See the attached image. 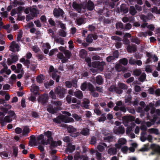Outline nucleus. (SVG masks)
<instances>
[{"instance_id":"obj_56","label":"nucleus","mask_w":160,"mask_h":160,"mask_svg":"<svg viewBox=\"0 0 160 160\" xmlns=\"http://www.w3.org/2000/svg\"><path fill=\"white\" fill-rule=\"evenodd\" d=\"M113 56V57L114 58V59L115 58H118L119 56V52L118 50H115L113 53L112 54Z\"/></svg>"},{"instance_id":"obj_59","label":"nucleus","mask_w":160,"mask_h":160,"mask_svg":"<svg viewBox=\"0 0 160 160\" xmlns=\"http://www.w3.org/2000/svg\"><path fill=\"white\" fill-rule=\"evenodd\" d=\"M104 114H102V117H100L98 120V121L100 122H104L106 119V118L105 116H104Z\"/></svg>"},{"instance_id":"obj_64","label":"nucleus","mask_w":160,"mask_h":160,"mask_svg":"<svg viewBox=\"0 0 160 160\" xmlns=\"http://www.w3.org/2000/svg\"><path fill=\"white\" fill-rule=\"evenodd\" d=\"M100 57L97 55H93L92 57V59L93 60H100Z\"/></svg>"},{"instance_id":"obj_47","label":"nucleus","mask_w":160,"mask_h":160,"mask_svg":"<svg viewBox=\"0 0 160 160\" xmlns=\"http://www.w3.org/2000/svg\"><path fill=\"white\" fill-rule=\"evenodd\" d=\"M65 85L66 87L68 88H71L72 86V83L69 81H67L65 82Z\"/></svg>"},{"instance_id":"obj_24","label":"nucleus","mask_w":160,"mask_h":160,"mask_svg":"<svg viewBox=\"0 0 160 160\" xmlns=\"http://www.w3.org/2000/svg\"><path fill=\"white\" fill-rule=\"evenodd\" d=\"M87 90L90 91V92L95 91V89L94 86L89 82H88Z\"/></svg>"},{"instance_id":"obj_19","label":"nucleus","mask_w":160,"mask_h":160,"mask_svg":"<svg viewBox=\"0 0 160 160\" xmlns=\"http://www.w3.org/2000/svg\"><path fill=\"white\" fill-rule=\"evenodd\" d=\"M80 133L83 136H88L90 134V130L88 128H83L80 132Z\"/></svg>"},{"instance_id":"obj_44","label":"nucleus","mask_w":160,"mask_h":160,"mask_svg":"<svg viewBox=\"0 0 160 160\" xmlns=\"http://www.w3.org/2000/svg\"><path fill=\"white\" fill-rule=\"evenodd\" d=\"M96 155L97 160H102L101 154L96 150Z\"/></svg>"},{"instance_id":"obj_18","label":"nucleus","mask_w":160,"mask_h":160,"mask_svg":"<svg viewBox=\"0 0 160 160\" xmlns=\"http://www.w3.org/2000/svg\"><path fill=\"white\" fill-rule=\"evenodd\" d=\"M96 83L99 85H101L103 82V79L101 76L98 75L96 77Z\"/></svg>"},{"instance_id":"obj_60","label":"nucleus","mask_w":160,"mask_h":160,"mask_svg":"<svg viewBox=\"0 0 160 160\" xmlns=\"http://www.w3.org/2000/svg\"><path fill=\"white\" fill-rule=\"evenodd\" d=\"M118 142L122 145L125 144L127 141L125 138H121L119 140Z\"/></svg>"},{"instance_id":"obj_8","label":"nucleus","mask_w":160,"mask_h":160,"mask_svg":"<svg viewBox=\"0 0 160 160\" xmlns=\"http://www.w3.org/2000/svg\"><path fill=\"white\" fill-rule=\"evenodd\" d=\"M82 8L84 9L87 8L89 11H92L94 8V5L92 1L89 0L85 4V5H82Z\"/></svg>"},{"instance_id":"obj_40","label":"nucleus","mask_w":160,"mask_h":160,"mask_svg":"<svg viewBox=\"0 0 160 160\" xmlns=\"http://www.w3.org/2000/svg\"><path fill=\"white\" fill-rule=\"evenodd\" d=\"M13 154L15 157L18 156V148L15 147H13Z\"/></svg>"},{"instance_id":"obj_33","label":"nucleus","mask_w":160,"mask_h":160,"mask_svg":"<svg viewBox=\"0 0 160 160\" xmlns=\"http://www.w3.org/2000/svg\"><path fill=\"white\" fill-rule=\"evenodd\" d=\"M49 97L52 99H56L57 96L55 92L52 90H51L49 93Z\"/></svg>"},{"instance_id":"obj_35","label":"nucleus","mask_w":160,"mask_h":160,"mask_svg":"<svg viewBox=\"0 0 160 160\" xmlns=\"http://www.w3.org/2000/svg\"><path fill=\"white\" fill-rule=\"evenodd\" d=\"M8 114H9L12 118L13 119H16L17 118V116L13 111L10 110L8 112Z\"/></svg>"},{"instance_id":"obj_34","label":"nucleus","mask_w":160,"mask_h":160,"mask_svg":"<svg viewBox=\"0 0 160 160\" xmlns=\"http://www.w3.org/2000/svg\"><path fill=\"white\" fill-rule=\"evenodd\" d=\"M88 82H84L81 86V89L83 91H85L86 89H87Z\"/></svg>"},{"instance_id":"obj_45","label":"nucleus","mask_w":160,"mask_h":160,"mask_svg":"<svg viewBox=\"0 0 160 160\" xmlns=\"http://www.w3.org/2000/svg\"><path fill=\"white\" fill-rule=\"evenodd\" d=\"M111 38L112 40L117 41L119 42H120L122 41V38H121L116 36H112Z\"/></svg>"},{"instance_id":"obj_3","label":"nucleus","mask_w":160,"mask_h":160,"mask_svg":"<svg viewBox=\"0 0 160 160\" xmlns=\"http://www.w3.org/2000/svg\"><path fill=\"white\" fill-rule=\"evenodd\" d=\"M148 144L144 145V147L140 149V151L141 152H145L148 151L149 149ZM150 148L152 149V151L151 152V154L153 155L156 153H157L158 155H160V146L159 145H156L154 144H152Z\"/></svg>"},{"instance_id":"obj_12","label":"nucleus","mask_w":160,"mask_h":160,"mask_svg":"<svg viewBox=\"0 0 160 160\" xmlns=\"http://www.w3.org/2000/svg\"><path fill=\"white\" fill-rule=\"evenodd\" d=\"M75 145H72L71 143H69L65 149L66 152L68 154V153H72L75 150Z\"/></svg>"},{"instance_id":"obj_54","label":"nucleus","mask_w":160,"mask_h":160,"mask_svg":"<svg viewBox=\"0 0 160 160\" xmlns=\"http://www.w3.org/2000/svg\"><path fill=\"white\" fill-rule=\"evenodd\" d=\"M140 18L144 22H146L147 20V16L144 14H141L140 16Z\"/></svg>"},{"instance_id":"obj_27","label":"nucleus","mask_w":160,"mask_h":160,"mask_svg":"<svg viewBox=\"0 0 160 160\" xmlns=\"http://www.w3.org/2000/svg\"><path fill=\"white\" fill-rule=\"evenodd\" d=\"M37 9L36 8H31L30 10L31 15L34 17H37Z\"/></svg>"},{"instance_id":"obj_61","label":"nucleus","mask_w":160,"mask_h":160,"mask_svg":"<svg viewBox=\"0 0 160 160\" xmlns=\"http://www.w3.org/2000/svg\"><path fill=\"white\" fill-rule=\"evenodd\" d=\"M62 140L66 142H70L71 139L68 136L64 137Z\"/></svg>"},{"instance_id":"obj_13","label":"nucleus","mask_w":160,"mask_h":160,"mask_svg":"<svg viewBox=\"0 0 160 160\" xmlns=\"http://www.w3.org/2000/svg\"><path fill=\"white\" fill-rule=\"evenodd\" d=\"M120 10L122 14L127 13L129 11L127 5L126 4H122L120 7Z\"/></svg>"},{"instance_id":"obj_17","label":"nucleus","mask_w":160,"mask_h":160,"mask_svg":"<svg viewBox=\"0 0 160 160\" xmlns=\"http://www.w3.org/2000/svg\"><path fill=\"white\" fill-rule=\"evenodd\" d=\"M108 152L110 155H114L117 153V150L114 147L110 148L108 151Z\"/></svg>"},{"instance_id":"obj_28","label":"nucleus","mask_w":160,"mask_h":160,"mask_svg":"<svg viewBox=\"0 0 160 160\" xmlns=\"http://www.w3.org/2000/svg\"><path fill=\"white\" fill-rule=\"evenodd\" d=\"M146 56L148 57V58L147 59L146 63L148 64L151 61V58H152V54L150 53L149 52H146Z\"/></svg>"},{"instance_id":"obj_26","label":"nucleus","mask_w":160,"mask_h":160,"mask_svg":"<svg viewBox=\"0 0 160 160\" xmlns=\"http://www.w3.org/2000/svg\"><path fill=\"white\" fill-rule=\"evenodd\" d=\"M148 132L150 133H154L157 135L159 134V131L158 129L151 128L149 129Z\"/></svg>"},{"instance_id":"obj_23","label":"nucleus","mask_w":160,"mask_h":160,"mask_svg":"<svg viewBox=\"0 0 160 160\" xmlns=\"http://www.w3.org/2000/svg\"><path fill=\"white\" fill-rule=\"evenodd\" d=\"M22 135L23 136L28 135L30 132V129L27 126H25L23 128Z\"/></svg>"},{"instance_id":"obj_51","label":"nucleus","mask_w":160,"mask_h":160,"mask_svg":"<svg viewBox=\"0 0 160 160\" xmlns=\"http://www.w3.org/2000/svg\"><path fill=\"white\" fill-rule=\"evenodd\" d=\"M25 7H24L19 6L17 8V13L18 14L20 15L21 14V11H23Z\"/></svg>"},{"instance_id":"obj_39","label":"nucleus","mask_w":160,"mask_h":160,"mask_svg":"<svg viewBox=\"0 0 160 160\" xmlns=\"http://www.w3.org/2000/svg\"><path fill=\"white\" fill-rule=\"evenodd\" d=\"M86 42L89 43H91L93 41V39L92 38V37L91 34L88 35L86 38Z\"/></svg>"},{"instance_id":"obj_16","label":"nucleus","mask_w":160,"mask_h":160,"mask_svg":"<svg viewBox=\"0 0 160 160\" xmlns=\"http://www.w3.org/2000/svg\"><path fill=\"white\" fill-rule=\"evenodd\" d=\"M20 62L22 63L25 66H27V68H29V65L30 64V61L29 59H25L24 58H22L20 59Z\"/></svg>"},{"instance_id":"obj_36","label":"nucleus","mask_w":160,"mask_h":160,"mask_svg":"<svg viewBox=\"0 0 160 160\" xmlns=\"http://www.w3.org/2000/svg\"><path fill=\"white\" fill-rule=\"evenodd\" d=\"M77 24L78 25H81L84 22V19L82 18H80L76 20Z\"/></svg>"},{"instance_id":"obj_41","label":"nucleus","mask_w":160,"mask_h":160,"mask_svg":"<svg viewBox=\"0 0 160 160\" xmlns=\"http://www.w3.org/2000/svg\"><path fill=\"white\" fill-rule=\"evenodd\" d=\"M40 19L42 22L43 23H48L47 21V18L45 15H42L40 18Z\"/></svg>"},{"instance_id":"obj_9","label":"nucleus","mask_w":160,"mask_h":160,"mask_svg":"<svg viewBox=\"0 0 160 160\" xmlns=\"http://www.w3.org/2000/svg\"><path fill=\"white\" fill-rule=\"evenodd\" d=\"M122 119L125 125H127L129 122L134 121L135 118L132 116H125L122 117Z\"/></svg>"},{"instance_id":"obj_15","label":"nucleus","mask_w":160,"mask_h":160,"mask_svg":"<svg viewBox=\"0 0 160 160\" xmlns=\"http://www.w3.org/2000/svg\"><path fill=\"white\" fill-rule=\"evenodd\" d=\"M128 108L127 107H126L125 106L123 105L119 108L117 107H115L113 108V110L114 111H118L120 110L121 112L125 113L127 111V110L128 109Z\"/></svg>"},{"instance_id":"obj_32","label":"nucleus","mask_w":160,"mask_h":160,"mask_svg":"<svg viewBox=\"0 0 160 160\" xmlns=\"http://www.w3.org/2000/svg\"><path fill=\"white\" fill-rule=\"evenodd\" d=\"M104 139L106 142H111L113 141V137L112 135L104 137Z\"/></svg>"},{"instance_id":"obj_5","label":"nucleus","mask_w":160,"mask_h":160,"mask_svg":"<svg viewBox=\"0 0 160 160\" xmlns=\"http://www.w3.org/2000/svg\"><path fill=\"white\" fill-rule=\"evenodd\" d=\"M43 134L44 135L47 137L48 138L47 140L45 139L42 140V144L44 145H47L50 144V142L53 140L52 132L50 131H48L46 132H44Z\"/></svg>"},{"instance_id":"obj_42","label":"nucleus","mask_w":160,"mask_h":160,"mask_svg":"<svg viewBox=\"0 0 160 160\" xmlns=\"http://www.w3.org/2000/svg\"><path fill=\"white\" fill-rule=\"evenodd\" d=\"M133 73L135 76H138L141 74V71L139 69H136L133 71Z\"/></svg>"},{"instance_id":"obj_57","label":"nucleus","mask_w":160,"mask_h":160,"mask_svg":"<svg viewBox=\"0 0 160 160\" xmlns=\"http://www.w3.org/2000/svg\"><path fill=\"white\" fill-rule=\"evenodd\" d=\"M44 138V135L41 134L37 137V140L38 141L41 140V143H42V140H45Z\"/></svg>"},{"instance_id":"obj_6","label":"nucleus","mask_w":160,"mask_h":160,"mask_svg":"<svg viewBox=\"0 0 160 160\" xmlns=\"http://www.w3.org/2000/svg\"><path fill=\"white\" fill-rule=\"evenodd\" d=\"M49 97L47 94L44 93L40 95L38 99V102L43 105H47L48 102Z\"/></svg>"},{"instance_id":"obj_22","label":"nucleus","mask_w":160,"mask_h":160,"mask_svg":"<svg viewBox=\"0 0 160 160\" xmlns=\"http://www.w3.org/2000/svg\"><path fill=\"white\" fill-rule=\"evenodd\" d=\"M87 51L85 49H81L80 51L79 55L81 58H84L86 57L87 55Z\"/></svg>"},{"instance_id":"obj_43","label":"nucleus","mask_w":160,"mask_h":160,"mask_svg":"<svg viewBox=\"0 0 160 160\" xmlns=\"http://www.w3.org/2000/svg\"><path fill=\"white\" fill-rule=\"evenodd\" d=\"M71 116L77 121H78L81 119V118L76 114H72Z\"/></svg>"},{"instance_id":"obj_7","label":"nucleus","mask_w":160,"mask_h":160,"mask_svg":"<svg viewBox=\"0 0 160 160\" xmlns=\"http://www.w3.org/2000/svg\"><path fill=\"white\" fill-rule=\"evenodd\" d=\"M68 133H70V135L72 137L75 138L78 135L79 133L77 132V130L72 126H69L67 128Z\"/></svg>"},{"instance_id":"obj_10","label":"nucleus","mask_w":160,"mask_h":160,"mask_svg":"<svg viewBox=\"0 0 160 160\" xmlns=\"http://www.w3.org/2000/svg\"><path fill=\"white\" fill-rule=\"evenodd\" d=\"M53 13L54 16L55 17H58L61 16L63 18V15L64 14V12L62 9L58 8H55L54 9Z\"/></svg>"},{"instance_id":"obj_55","label":"nucleus","mask_w":160,"mask_h":160,"mask_svg":"<svg viewBox=\"0 0 160 160\" xmlns=\"http://www.w3.org/2000/svg\"><path fill=\"white\" fill-rule=\"evenodd\" d=\"M0 155L3 156L4 158H7L8 156V153L5 152H0Z\"/></svg>"},{"instance_id":"obj_38","label":"nucleus","mask_w":160,"mask_h":160,"mask_svg":"<svg viewBox=\"0 0 160 160\" xmlns=\"http://www.w3.org/2000/svg\"><path fill=\"white\" fill-rule=\"evenodd\" d=\"M146 74L143 72L142 74L139 77V80L141 82H143L146 78Z\"/></svg>"},{"instance_id":"obj_11","label":"nucleus","mask_w":160,"mask_h":160,"mask_svg":"<svg viewBox=\"0 0 160 160\" xmlns=\"http://www.w3.org/2000/svg\"><path fill=\"white\" fill-rule=\"evenodd\" d=\"M125 131V128L122 125L118 127L115 128L113 129L114 133L118 135L123 134Z\"/></svg>"},{"instance_id":"obj_46","label":"nucleus","mask_w":160,"mask_h":160,"mask_svg":"<svg viewBox=\"0 0 160 160\" xmlns=\"http://www.w3.org/2000/svg\"><path fill=\"white\" fill-rule=\"evenodd\" d=\"M12 44L13 45L14 48L16 49V51L18 52L19 51V46L18 43H16L15 41H13L12 42Z\"/></svg>"},{"instance_id":"obj_48","label":"nucleus","mask_w":160,"mask_h":160,"mask_svg":"<svg viewBox=\"0 0 160 160\" xmlns=\"http://www.w3.org/2000/svg\"><path fill=\"white\" fill-rule=\"evenodd\" d=\"M59 35L62 37H65L66 36V32L63 29H61L59 32Z\"/></svg>"},{"instance_id":"obj_50","label":"nucleus","mask_w":160,"mask_h":160,"mask_svg":"<svg viewBox=\"0 0 160 160\" xmlns=\"http://www.w3.org/2000/svg\"><path fill=\"white\" fill-rule=\"evenodd\" d=\"M4 120L6 122L9 123L12 122V118H10V117L9 116H7L5 117Z\"/></svg>"},{"instance_id":"obj_62","label":"nucleus","mask_w":160,"mask_h":160,"mask_svg":"<svg viewBox=\"0 0 160 160\" xmlns=\"http://www.w3.org/2000/svg\"><path fill=\"white\" fill-rule=\"evenodd\" d=\"M117 111V112L115 113V115L118 118H120L122 117V114L120 110Z\"/></svg>"},{"instance_id":"obj_30","label":"nucleus","mask_w":160,"mask_h":160,"mask_svg":"<svg viewBox=\"0 0 160 160\" xmlns=\"http://www.w3.org/2000/svg\"><path fill=\"white\" fill-rule=\"evenodd\" d=\"M119 63L123 65H126L128 63V60L125 58L121 59L119 60Z\"/></svg>"},{"instance_id":"obj_4","label":"nucleus","mask_w":160,"mask_h":160,"mask_svg":"<svg viewBox=\"0 0 160 160\" xmlns=\"http://www.w3.org/2000/svg\"><path fill=\"white\" fill-rule=\"evenodd\" d=\"M67 89L62 87L58 86L54 89V91L57 97L60 98H63L65 96Z\"/></svg>"},{"instance_id":"obj_1","label":"nucleus","mask_w":160,"mask_h":160,"mask_svg":"<svg viewBox=\"0 0 160 160\" xmlns=\"http://www.w3.org/2000/svg\"><path fill=\"white\" fill-rule=\"evenodd\" d=\"M51 102L52 104L48 105L47 110L49 113L54 114L57 113L58 110H60V107L62 105V102L58 100H52Z\"/></svg>"},{"instance_id":"obj_49","label":"nucleus","mask_w":160,"mask_h":160,"mask_svg":"<svg viewBox=\"0 0 160 160\" xmlns=\"http://www.w3.org/2000/svg\"><path fill=\"white\" fill-rule=\"evenodd\" d=\"M11 59L14 63L18 61V56L16 55H12L11 56Z\"/></svg>"},{"instance_id":"obj_52","label":"nucleus","mask_w":160,"mask_h":160,"mask_svg":"<svg viewBox=\"0 0 160 160\" xmlns=\"http://www.w3.org/2000/svg\"><path fill=\"white\" fill-rule=\"evenodd\" d=\"M97 149L100 152H103L105 149L104 147L102 144L98 145Z\"/></svg>"},{"instance_id":"obj_21","label":"nucleus","mask_w":160,"mask_h":160,"mask_svg":"<svg viewBox=\"0 0 160 160\" xmlns=\"http://www.w3.org/2000/svg\"><path fill=\"white\" fill-rule=\"evenodd\" d=\"M63 115L58 116L56 118H55L53 119V121L57 123L60 124L61 122V121L63 120Z\"/></svg>"},{"instance_id":"obj_25","label":"nucleus","mask_w":160,"mask_h":160,"mask_svg":"<svg viewBox=\"0 0 160 160\" xmlns=\"http://www.w3.org/2000/svg\"><path fill=\"white\" fill-rule=\"evenodd\" d=\"M129 13L132 16H134L137 12L133 6H131L129 8Z\"/></svg>"},{"instance_id":"obj_31","label":"nucleus","mask_w":160,"mask_h":160,"mask_svg":"<svg viewBox=\"0 0 160 160\" xmlns=\"http://www.w3.org/2000/svg\"><path fill=\"white\" fill-rule=\"evenodd\" d=\"M131 42L138 45L140 43V41L137 37L132 38L131 39Z\"/></svg>"},{"instance_id":"obj_63","label":"nucleus","mask_w":160,"mask_h":160,"mask_svg":"<svg viewBox=\"0 0 160 160\" xmlns=\"http://www.w3.org/2000/svg\"><path fill=\"white\" fill-rule=\"evenodd\" d=\"M133 128L132 127H128L126 128V133L127 134H130L131 131L133 130Z\"/></svg>"},{"instance_id":"obj_53","label":"nucleus","mask_w":160,"mask_h":160,"mask_svg":"<svg viewBox=\"0 0 160 160\" xmlns=\"http://www.w3.org/2000/svg\"><path fill=\"white\" fill-rule=\"evenodd\" d=\"M128 150V148L127 146H124L121 148V151L124 153H127V152Z\"/></svg>"},{"instance_id":"obj_2","label":"nucleus","mask_w":160,"mask_h":160,"mask_svg":"<svg viewBox=\"0 0 160 160\" xmlns=\"http://www.w3.org/2000/svg\"><path fill=\"white\" fill-rule=\"evenodd\" d=\"M128 88L127 85L122 82H118L117 86L114 85H112L108 88V90L110 92H114L117 94H122L123 92V90H126Z\"/></svg>"},{"instance_id":"obj_37","label":"nucleus","mask_w":160,"mask_h":160,"mask_svg":"<svg viewBox=\"0 0 160 160\" xmlns=\"http://www.w3.org/2000/svg\"><path fill=\"white\" fill-rule=\"evenodd\" d=\"M65 56L67 58H70L71 56V52L68 50H66L64 52Z\"/></svg>"},{"instance_id":"obj_20","label":"nucleus","mask_w":160,"mask_h":160,"mask_svg":"<svg viewBox=\"0 0 160 160\" xmlns=\"http://www.w3.org/2000/svg\"><path fill=\"white\" fill-rule=\"evenodd\" d=\"M74 95L79 99H82L83 98V95L82 92L78 90L74 92Z\"/></svg>"},{"instance_id":"obj_14","label":"nucleus","mask_w":160,"mask_h":160,"mask_svg":"<svg viewBox=\"0 0 160 160\" xmlns=\"http://www.w3.org/2000/svg\"><path fill=\"white\" fill-rule=\"evenodd\" d=\"M72 7L73 8L77 10L78 12H81L82 8V5L79 4L76 2H74L72 3Z\"/></svg>"},{"instance_id":"obj_29","label":"nucleus","mask_w":160,"mask_h":160,"mask_svg":"<svg viewBox=\"0 0 160 160\" xmlns=\"http://www.w3.org/2000/svg\"><path fill=\"white\" fill-rule=\"evenodd\" d=\"M116 28L117 29L122 30L124 29L123 23L121 22H118L116 23Z\"/></svg>"},{"instance_id":"obj_58","label":"nucleus","mask_w":160,"mask_h":160,"mask_svg":"<svg viewBox=\"0 0 160 160\" xmlns=\"http://www.w3.org/2000/svg\"><path fill=\"white\" fill-rule=\"evenodd\" d=\"M0 109L1 111L3 112L4 113H7L9 112L8 109H7L6 108H4L2 106H1L0 107Z\"/></svg>"}]
</instances>
